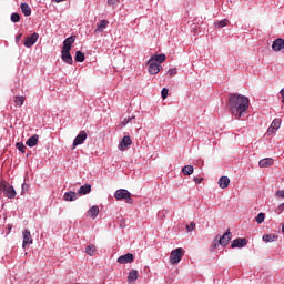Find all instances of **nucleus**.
Wrapping results in <instances>:
<instances>
[{
  "label": "nucleus",
  "mask_w": 284,
  "mask_h": 284,
  "mask_svg": "<svg viewBox=\"0 0 284 284\" xmlns=\"http://www.w3.org/2000/svg\"><path fill=\"white\" fill-rule=\"evenodd\" d=\"M227 105L235 119L239 120L245 112H247V108H250V98L239 93H231L229 95Z\"/></svg>",
  "instance_id": "1"
},
{
  "label": "nucleus",
  "mask_w": 284,
  "mask_h": 284,
  "mask_svg": "<svg viewBox=\"0 0 284 284\" xmlns=\"http://www.w3.org/2000/svg\"><path fill=\"white\" fill-rule=\"evenodd\" d=\"M23 37V34L19 33L17 37H16V43H19V41H21V38Z\"/></svg>",
  "instance_id": "44"
},
{
  "label": "nucleus",
  "mask_w": 284,
  "mask_h": 284,
  "mask_svg": "<svg viewBox=\"0 0 284 284\" xmlns=\"http://www.w3.org/2000/svg\"><path fill=\"white\" fill-rule=\"evenodd\" d=\"M276 239H278V236L274 235V234H266L263 235L262 240L264 241V243H274V241H276Z\"/></svg>",
  "instance_id": "25"
},
{
  "label": "nucleus",
  "mask_w": 284,
  "mask_h": 284,
  "mask_svg": "<svg viewBox=\"0 0 284 284\" xmlns=\"http://www.w3.org/2000/svg\"><path fill=\"white\" fill-rule=\"evenodd\" d=\"M108 6H111L112 8H114L115 6H119V0H108Z\"/></svg>",
  "instance_id": "38"
},
{
  "label": "nucleus",
  "mask_w": 284,
  "mask_h": 284,
  "mask_svg": "<svg viewBox=\"0 0 284 284\" xmlns=\"http://www.w3.org/2000/svg\"><path fill=\"white\" fill-rule=\"evenodd\" d=\"M74 59L78 63H83V61H85V54L81 51H77Z\"/></svg>",
  "instance_id": "29"
},
{
  "label": "nucleus",
  "mask_w": 284,
  "mask_h": 284,
  "mask_svg": "<svg viewBox=\"0 0 284 284\" xmlns=\"http://www.w3.org/2000/svg\"><path fill=\"white\" fill-rule=\"evenodd\" d=\"M282 232H283V234H284V224L282 225Z\"/></svg>",
  "instance_id": "45"
},
{
  "label": "nucleus",
  "mask_w": 284,
  "mask_h": 284,
  "mask_svg": "<svg viewBox=\"0 0 284 284\" xmlns=\"http://www.w3.org/2000/svg\"><path fill=\"white\" fill-rule=\"evenodd\" d=\"M0 192H2L7 199H14V196H17L14 186L3 180H0Z\"/></svg>",
  "instance_id": "2"
},
{
  "label": "nucleus",
  "mask_w": 284,
  "mask_h": 284,
  "mask_svg": "<svg viewBox=\"0 0 284 284\" xmlns=\"http://www.w3.org/2000/svg\"><path fill=\"white\" fill-rule=\"evenodd\" d=\"M24 102H26V97H16L14 98L16 105L21 106V105H23Z\"/></svg>",
  "instance_id": "30"
},
{
  "label": "nucleus",
  "mask_w": 284,
  "mask_h": 284,
  "mask_svg": "<svg viewBox=\"0 0 284 284\" xmlns=\"http://www.w3.org/2000/svg\"><path fill=\"white\" fill-rule=\"evenodd\" d=\"M149 60L153 61V63L156 61V62H159L158 65H160V63H163L165 61V54H163V53L154 54Z\"/></svg>",
  "instance_id": "23"
},
{
  "label": "nucleus",
  "mask_w": 284,
  "mask_h": 284,
  "mask_svg": "<svg viewBox=\"0 0 284 284\" xmlns=\"http://www.w3.org/2000/svg\"><path fill=\"white\" fill-rule=\"evenodd\" d=\"M75 40H77V37H74V36H71V37L67 38L63 41L62 50L71 51L72 50V43H74Z\"/></svg>",
  "instance_id": "11"
},
{
  "label": "nucleus",
  "mask_w": 284,
  "mask_h": 284,
  "mask_svg": "<svg viewBox=\"0 0 284 284\" xmlns=\"http://www.w3.org/2000/svg\"><path fill=\"white\" fill-rule=\"evenodd\" d=\"M168 74H170V77L176 75V69H170V70L168 71Z\"/></svg>",
  "instance_id": "41"
},
{
  "label": "nucleus",
  "mask_w": 284,
  "mask_h": 284,
  "mask_svg": "<svg viewBox=\"0 0 284 284\" xmlns=\"http://www.w3.org/2000/svg\"><path fill=\"white\" fill-rule=\"evenodd\" d=\"M132 119H136V116L132 115L131 118L125 119V120L123 121V124H124V125H128V123H130V122L132 121Z\"/></svg>",
  "instance_id": "42"
},
{
  "label": "nucleus",
  "mask_w": 284,
  "mask_h": 284,
  "mask_svg": "<svg viewBox=\"0 0 284 284\" xmlns=\"http://www.w3.org/2000/svg\"><path fill=\"white\" fill-rule=\"evenodd\" d=\"M85 139H88V133L85 131H81L73 140V149L77 148V145H83Z\"/></svg>",
  "instance_id": "6"
},
{
  "label": "nucleus",
  "mask_w": 284,
  "mask_h": 284,
  "mask_svg": "<svg viewBox=\"0 0 284 284\" xmlns=\"http://www.w3.org/2000/svg\"><path fill=\"white\" fill-rule=\"evenodd\" d=\"M108 26H110V21L102 20L101 22L98 23L97 29L94 30V33L99 34V32H103V30H105Z\"/></svg>",
  "instance_id": "17"
},
{
  "label": "nucleus",
  "mask_w": 284,
  "mask_h": 284,
  "mask_svg": "<svg viewBox=\"0 0 284 284\" xmlns=\"http://www.w3.org/2000/svg\"><path fill=\"white\" fill-rule=\"evenodd\" d=\"M182 174H184V176H191V174H194V166L192 165H185L182 169Z\"/></svg>",
  "instance_id": "24"
},
{
  "label": "nucleus",
  "mask_w": 284,
  "mask_h": 284,
  "mask_svg": "<svg viewBox=\"0 0 284 284\" xmlns=\"http://www.w3.org/2000/svg\"><path fill=\"white\" fill-rule=\"evenodd\" d=\"M138 280H139V271L131 270L128 275V283L129 284L136 283Z\"/></svg>",
  "instance_id": "16"
},
{
  "label": "nucleus",
  "mask_w": 284,
  "mask_h": 284,
  "mask_svg": "<svg viewBox=\"0 0 284 284\" xmlns=\"http://www.w3.org/2000/svg\"><path fill=\"white\" fill-rule=\"evenodd\" d=\"M85 254H88V256H94L97 254V246L94 244L88 245L85 247Z\"/></svg>",
  "instance_id": "26"
},
{
  "label": "nucleus",
  "mask_w": 284,
  "mask_h": 284,
  "mask_svg": "<svg viewBox=\"0 0 284 284\" xmlns=\"http://www.w3.org/2000/svg\"><path fill=\"white\" fill-rule=\"evenodd\" d=\"M132 145V139L129 135H125L119 144V150H128Z\"/></svg>",
  "instance_id": "13"
},
{
  "label": "nucleus",
  "mask_w": 284,
  "mask_h": 284,
  "mask_svg": "<svg viewBox=\"0 0 284 284\" xmlns=\"http://www.w3.org/2000/svg\"><path fill=\"white\" fill-rule=\"evenodd\" d=\"M181 258H183V248L178 247L171 252V255H170L171 265H179V263H181Z\"/></svg>",
  "instance_id": "4"
},
{
  "label": "nucleus",
  "mask_w": 284,
  "mask_h": 284,
  "mask_svg": "<svg viewBox=\"0 0 284 284\" xmlns=\"http://www.w3.org/2000/svg\"><path fill=\"white\" fill-rule=\"evenodd\" d=\"M195 229H196V223L194 222H191L189 225H186L187 232H192Z\"/></svg>",
  "instance_id": "36"
},
{
  "label": "nucleus",
  "mask_w": 284,
  "mask_h": 284,
  "mask_svg": "<svg viewBox=\"0 0 284 284\" xmlns=\"http://www.w3.org/2000/svg\"><path fill=\"white\" fill-rule=\"evenodd\" d=\"M245 245H247V239L237 237L232 242L231 247L232 248H234V247H245Z\"/></svg>",
  "instance_id": "14"
},
{
  "label": "nucleus",
  "mask_w": 284,
  "mask_h": 284,
  "mask_svg": "<svg viewBox=\"0 0 284 284\" xmlns=\"http://www.w3.org/2000/svg\"><path fill=\"white\" fill-rule=\"evenodd\" d=\"M64 201H77V192L70 191L64 193Z\"/></svg>",
  "instance_id": "27"
},
{
  "label": "nucleus",
  "mask_w": 284,
  "mask_h": 284,
  "mask_svg": "<svg viewBox=\"0 0 284 284\" xmlns=\"http://www.w3.org/2000/svg\"><path fill=\"white\" fill-rule=\"evenodd\" d=\"M90 192H92V185L90 184H84L82 185L79 190H78V194L80 196H83L85 194H90Z\"/></svg>",
  "instance_id": "19"
},
{
  "label": "nucleus",
  "mask_w": 284,
  "mask_h": 284,
  "mask_svg": "<svg viewBox=\"0 0 284 284\" xmlns=\"http://www.w3.org/2000/svg\"><path fill=\"white\" fill-rule=\"evenodd\" d=\"M275 196H276L277 199H284V190H282V191H276Z\"/></svg>",
  "instance_id": "40"
},
{
  "label": "nucleus",
  "mask_w": 284,
  "mask_h": 284,
  "mask_svg": "<svg viewBox=\"0 0 284 284\" xmlns=\"http://www.w3.org/2000/svg\"><path fill=\"white\" fill-rule=\"evenodd\" d=\"M20 8L24 17H30V14H32V9L30 8L29 3L22 2Z\"/></svg>",
  "instance_id": "21"
},
{
  "label": "nucleus",
  "mask_w": 284,
  "mask_h": 284,
  "mask_svg": "<svg viewBox=\"0 0 284 284\" xmlns=\"http://www.w3.org/2000/svg\"><path fill=\"white\" fill-rule=\"evenodd\" d=\"M193 181L196 183V185H199L203 182V178H194Z\"/></svg>",
  "instance_id": "43"
},
{
  "label": "nucleus",
  "mask_w": 284,
  "mask_h": 284,
  "mask_svg": "<svg viewBox=\"0 0 284 284\" xmlns=\"http://www.w3.org/2000/svg\"><path fill=\"white\" fill-rule=\"evenodd\" d=\"M16 148L17 150H19L20 152H22V154H26V144L18 142L16 143Z\"/></svg>",
  "instance_id": "33"
},
{
  "label": "nucleus",
  "mask_w": 284,
  "mask_h": 284,
  "mask_svg": "<svg viewBox=\"0 0 284 284\" xmlns=\"http://www.w3.org/2000/svg\"><path fill=\"white\" fill-rule=\"evenodd\" d=\"M229 23H230V20L223 19V20H220L217 23H215V27L225 28V26H227Z\"/></svg>",
  "instance_id": "31"
},
{
  "label": "nucleus",
  "mask_w": 284,
  "mask_h": 284,
  "mask_svg": "<svg viewBox=\"0 0 284 284\" xmlns=\"http://www.w3.org/2000/svg\"><path fill=\"white\" fill-rule=\"evenodd\" d=\"M38 143H39V135L34 134L27 140L26 145H28V148H34V145H38Z\"/></svg>",
  "instance_id": "20"
},
{
  "label": "nucleus",
  "mask_w": 284,
  "mask_h": 284,
  "mask_svg": "<svg viewBox=\"0 0 284 284\" xmlns=\"http://www.w3.org/2000/svg\"><path fill=\"white\" fill-rule=\"evenodd\" d=\"M230 241H232V232H230V230H227V232L224 233L223 236L220 237L219 243H220V245L225 247L226 245L230 244Z\"/></svg>",
  "instance_id": "10"
},
{
  "label": "nucleus",
  "mask_w": 284,
  "mask_h": 284,
  "mask_svg": "<svg viewBox=\"0 0 284 284\" xmlns=\"http://www.w3.org/2000/svg\"><path fill=\"white\" fill-rule=\"evenodd\" d=\"M11 21L13 23H19V21H21V16H19V13H12L11 14Z\"/></svg>",
  "instance_id": "34"
},
{
  "label": "nucleus",
  "mask_w": 284,
  "mask_h": 284,
  "mask_svg": "<svg viewBox=\"0 0 284 284\" xmlns=\"http://www.w3.org/2000/svg\"><path fill=\"white\" fill-rule=\"evenodd\" d=\"M260 168H270L271 165H274V159L272 158H265L260 160L258 162Z\"/></svg>",
  "instance_id": "18"
},
{
  "label": "nucleus",
  "mask_w": 284,
  "mask_h": 284,
  "mask_svg": "<svg viewBox=\"0 0 284 284\" xmlns=\"http://www.w3.org/2000/svg\"><path fill=\"white\" fill-rule=\"evenodd\" d=\"M272 50L274 52H281V50H284V39L283 38L276 39L272 44Z\"/></svg>",
  "instance_id": "12"
},
{
  "label": "nucleus",
  "mask_w": 284,
  "mask_h": 284,
  "mask_svg": "<svg viewBox=\"0 0 284 284\" xmlns=\"http://www.w3.org/2000/svg\"><path fill=\"white\" fill-rule=\"evenodd\" d=\"M37 41H39V33L34 32L32 36L26 38L24 45L26 48H32Z\"/></svg>",
  "instance_id": "9"
},
{
  "label": "nucleus",
  "mask_w": 284,
  "mask_h": 284,
  "mask_svg": "<svg viewBox=\"0 0 284 284\" xmlns=\"http://www.w3.org/2000/svg\"><path fill=\"white\" fill-rule=\"evenodd\" d=\"M219 185H220L221 190L227 189L230 185V178H227V176L220 178Z\"/></svg>",
  "instance_id": "22"
},
{
  "label": "nucleus",
  "mask_w": 284,
  "mask_h": 284,
  "mask_svg": "<svg viewBox=\"0 0 284 284\" xmlns=\"http://www.w3.org/2000/svg\"><path fill=\"white\" fill-rule=\"evenodd\" d=\"M149 73L159 74L161 72V65L152 60L148 61Z\"/></svg>",
  "instance_id": "7"
},
{
  "label": "nucleus",
  "mask_w": 284,
  "mask_h": 284,
  "mask_svg": "<svg viewBox=\"0 0 284 284\" xmlns=\"http://www.w3.org/2000/svg\"><path fill=\"white\" fill-rule=\"evenodd\" d=\"M271 126L275 130H278L281 128V119H274L271 123Z\"/></svg>",
  "instance_id": "32"
},
{
  "label": "nucleus",
  "mask_w": 284,
  "mask_h": 284,
  "mask_svg": "<svg viewBox=\"0 0 284 284\" xmlns=\"http://www.w3.org/2000/svg\"><path fill=\"white\" fill-rule=\"evenodd\" d=\"M61 59L62 61H64V63H68L69 65H72V63H74V60L72 59V54L70 53V51H61Z\"/></svg>",
  "instance_id": "15"
},
{
  "label": "nucleus",
  "mask_w": 284,
  "mask_h": 284,
  "mask_svg": "<svg viewBox=\"0 0 284 284\" xmlns=\"http://www.w3.org/2000/svg\"><path fill=\"white\" fill-rule=\"evenodd\" d=\"M275 132H276V130L274 128L270 126L266 131V134H267V136H272V134H274Z\"/></svg>",
  "instance_id": "39"
},
{
  "label": "nucleus",
  "mask_w": 284,
  "mask_h": 284,
  "mask_svg": "<svg viewBox=\"0 0 284 284\" xmlns=\"http://www.w3.org/2000/svg\"><path fill=\"white\" fill-rule=\"evenodd\" d=\"M256 223L261 224L263 223V221H265V213H260L256 217H255Z\"/></svg>",
  "instance_id": "35"
},
{
  "label": "nucleus",
  "mask_w": 284,
  "mask_h": 284,
  "mask_svg": "<svg viewBox=\"0 0 284 284\" xmlns=\"http://www.w3.org/2000/svg\"><path fill=\"white\" fill-rule=\"evenodd\" d=\"M22 236H23L22 247H23V250H26V247H28V245H32V243H33L32 233H30V230L26 229L22 232Z\"/></svg>",
  "instance_id": "5"
},
{
  "label": "nucleus",
  "mask_w": 284,
  "mask_h": 284,
  "mask_svg": "<svg viewBox=\"0 0 284 284\" xmlns=\"http://www.w3.org/2000/svg\"><path fill=\"white\" fill-rule=\"evenodd\" d=\"M89 216H91V219H97V216H99V206H92L89 211H88Z\"/></svg>",
  "instance_id": "28"
},
{
  "label": "nucleus",
  "mask_w": 284,
  "mask_h": 284,
  "mask_svg": "<svg viewBox=\"0 0 284 284\" xmlns=\"http://www.w3.org/2000/svg\"><path fill=\"white\" fill-rule=\"evenodd\" d=\"M118 263H120V265H126V263H134V255L131 253H128L125 255H121L118 258Z\"/></svg>",
  "instance_id": "8"
},
{
  "label": "nucleus",
  "mask_w": 284,
  "mask_h": 284,
  "mask_svg": "<svg viewBox=\"0 0 284 284\" xmlns=\"http://www.w3.org/2000/svg\"><path fill=\"white\" fill-rule=\"evenodd\" d=\"M114 199L116 201L126 200V203H129L130 205H132V203H134V201L132 200V194L125 189L116 190L114 193Z\"/></svg>",
  "instance_id": "3"
},
{
  "label": "nucleus",
  "mask_w": 284,
  "mask_h": 284,
  "mask_svg": "<svg viewBox=\"0 0 284 284\" xmlns=\"http://www.w3.org/2000/svg\"><path fill=\"white\" fill-rule=\"evenodd\" d=\"M168 92H170V90H168V88L162 89V91H161L162 99H168Z\"/></svg>",
  "instance_id": "37"
}]
</instances>
